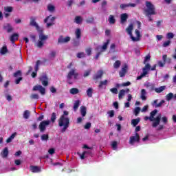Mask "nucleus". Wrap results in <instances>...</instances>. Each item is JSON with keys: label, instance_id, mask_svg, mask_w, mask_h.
Segmentation results:
<instances>
[{"label": "nucleus", "instance_id": "obj_1", "mask_svg": "<svg viewBox=\"0 0 176 176\" xmlns=\"http://www.w3.org/2000/svg\"><path fill=\"white\" fill-rule=\"evenodd\" d=\"M146 7L144 10L145 16L148 17V21H152L153 20L151 16H155L156 14V9L155 8V5L152 4L151 1H146Z\"/></svg>", "mask_w": 176, "mask_h": 176}, {"label": "nucleus", "instance_id": "obj_2", "mask_svg": "<svg viewBox=\"0 0 176 176\" xmlns=\"http://www.w3.org/2000/svg\"><path fill=\"white\" fill-rule=\"evenodd\" d=\"M133 30H134V25L131 23L127 28H126V32H127L128 35L130 36V38L132 39L133 42H138L141 39V33L140 32V30L136 29L135 30L136 37H134V36H133Z\"/></svg>", "mask_w": 176, "mask_h": 176}, {"label": "nucleus", "instance_id": "obj_3", "mask_svg": "<svg viewBox=\"0 0 176 176\" xmlns=\"http://www.w3.org/2000/svg\"><path fill=\"white\" fill-rule=\"evenodd\" d=\"M58 126L59 127H63V129H61V133H65L67 129L69 127V118L62 115L58 119Z\"/></svg>", "mask_w": 176, "mask_h": 176}, {"label": "nucleus", "instance_id": "obj_4", "mask_svg": "<svg viewBox=\"0 0 176 176\" xmlns=\"http://www.w3.org/2000/svg\"><path fill=\"white\" fill-rule=\"evenodd\" d=\"M156 113H157V109H154L150 113V119L151 122H153L152 124L153 128H156L157 126H159L160 124V120H162V114H159L155 118Z\"/></svg>", "mask_w": 176, "mask_h": 176}, {"label": "nucleus", "instance_id": "obj_5", "mask_svg": "<svg viewBox=\"0 0 176 176\" xmlns=\"http://www.w3.org/2000/svg\"><path fill=\"white\" fill-rule=\"evenodd\" d=\"M143 72L137 77V80H141L142 78H145L148 75L149 71H151V64L146 63L142 69Z\"/></svg>", "mask_w": 176, "mask_h": 176}, {"label": "nucleus", "instance_id": "obj_6", "mask_svg": "<svg viewBox=\"0 0 176 176\" xmlns=\"http://www.w3.org/2000/svg\"><path fill=\"white\" fill-rule=\"evenodd\" d=\"M72 76H74V79H78V76H79V73L76 72V69H72L67 76V80H71L72 79Z\"/></svg>", "mask_w": 176, "mask_h": 176}, {"label": "nucleus", "instance_id": "obj_7", "mask_svg": "<svg viewBox=\"0 0 176 176\" xmlns=\"http://www.w3.org/2000/svg\"><path fill=\"white\" fill-rule=\"evenodd\" d=\"M56 20L55 16H52V15H50L47 16L44 19V23H47V28H49V27H52V25H54V21Z\"/></svg>", "mask_w": 176, "mask_h": 176}, {"label": "nucleus", "instance_id": "obj_8", "mask_svg": "<svg viewBox=\"0 0 176 176\" xmlns=\"http://www.w3.org/2000/svg\"><path fill=\"white\" fill-rule=\"evenodd\" d=\"M50 124V121L49 120H44L40 122V124L38 125V129L41 131V133H43L46 131V126H49Z\"/></svg>", "mask_w": 176, "mask_h": 176}, {"label": "nucleus", "instance_id": "obj_9", "mask_svg": "<svg viewBox=\"0 0 176 176\" xmlns=\"http://www.w3.org/2000/svg\"><path fill=\"white\" fill-rule=\"evenodd\" d=\"M33 91H39L42 96L46 94V89H45L42 85H35L33 87Z\"/></svg>", "mask_w": 176, "mask_h": 176}, {"label": "nucleus", "instance_id": "obj_10", "mask_svg": "<svg viewBox=\"0 0 176 176\" xmlns=\"http://www.w3.org/2000/svg\"><path fill=\"white\" fill-rule=\"evenodd\" d=\"M30 25L31 27H35V28L37 31H39V30H41L39 25H38V23H36V17H35V16L30 17Z\"/></svg>", "mask_w": 176, "mask_h": 176}, {"label": "nucleus", "instance_id": "obj_11", "mask_svg": "<svg viewBox=\"0 0 176 176\" xmlns=\"http://www.w3.org/2000/svg\"><path fill=\"white\" fill-rule=\"evenodd\" d=\"M140 135L138 133H135V136H131L129 138V144L134 145V142H140Z\"/></svg>", "mask_w": 176, "mask_h": 176}, {"label": "nucleus", "instance_id": "obj_12", "mask_svg": "<svg viewBox=\"0 0 176 176\" xmlns=\"http://www.w3.org/2000/svg\"><path fill=\"white\" fill-rule=\"evenodd\" d=\"M128 68L129 66L126 63L122 66L121 70L119 72V75L120 78H124V76H126Z\"/></svg>", "mask_w": 176, "mask_h": 176}, {"label": "nucleus", "instance_id": "obj_13", "mask_svg": "<svg viewBox=\"0 0 176 176\" xmlns=\"http://www.w3.org/2000/svg\"><path fill=\"white\" fill-rule=\"evenodd\" d=\"M43 86H48L49 85V78H47V75L43 74L39 78Z\"/></svg>", "mask_w": 176, "mask_h": 176}, {"label": "nucleus", "instance_id": "obj_14", "mask_svg": "<svg viewBox=\"0 0 176 176\" xmlns=\"http://www.w3.org/2000/svg\"><path fill=\"white\" fill-rule=\"evenodd\" d=\"M69 41H71V37L66 36L64 38L63 36H60L58 38V43H68V42H69Z\"/></svg>", "mask_w": 176, "mask_h": 176}, {"label": "nucleus", "instance_id": "obj_15", "mask_svg": "<svg viewBox=\"0 0 176 176\" xmlns=\"http://www.w3.org/2000/svg\"><path fill=\"white\" fill-rule=\"evenodd\" d=\"M104 75V72L102 70H99L97 72V74H95L93 77L94 80H98V79H101L102 76Z\"/></svg>", "mask_w": 176, "mask_h": 176}, {"label": "nucleus", "instance_id": "obj_16", "mask_svg": "<svg viewBox=\"0 0 176 176\" xmlns=\"http://www.w3.org/2000/svg\"><path fill=\"white\" fill-rule=\"evenodd\" d=\"M30 171H32V173H41V171H42V169L40 166L31 165L30 166Z\"/></svg>", "mask_w": 176, "mask_h": 176}, {"label": "nucleus", "instance_id": "obj_17", "mask_svg": "<svg viewBox=\"0 0 176 176\" xmlns=\"http://www.w3.org/2000/svg\"><path fill=\"white\" fill-rule=\"evenodd\" d=\"M128 19H129V14H127V13L121 14L120 15L121 24H124V23H126Z\"/></svg>", "mask_w": 176, "mask_h": 176}, {"label": "nucleus", "instance_id": "obj_18", "mask_svg": "<svg viewBox=\"0 0 176 176\" xmlns=\"http://www.w3.org/2000/svg\"><path fill=\"white\" fill-rule=\"evenodd\" d=\"M39 32V39L41 41H46L47 39V36L43 34V30L42 29H39V30H37Z\"/></svg>", "mask_w": 176, "mask_h": 176}, {"label": "nucleus", "instance_id": "obj_19", "mask_svg": "<svg viewBox=\"0 0 176 176\" xmlns=\"http://www.w3.org/2000/svg\"><path fill=\"white\" fill-rule=\"evenodd\" d=\"M135 8L136 4L135 3H128V4H121L120 6V8L122 9V10H124L126 8Z\"/></svg>", "mask_w": 176, "mask_h": 176}, {"label": "nucleus", "instance_id": "obj_20", "mask_svg": "<svg viewBox=\"0 0 176 176\" xmlns=\"http://www.w3.org/2000/svg\"><path fill=\"white\" fill-rule=\"evenodd\" d=\"M80 112L82 118H85L87 113V108L85 106H81L80 107Z\"/></svg>", "mask_w": 176, "mask_h": 176}, {"label": "nucleus", "instance_id": "obj_21", "mask_svg": "<svg viewBox=\"0 0 176 176\" xmlns=\"http://www.w3.org/2000/svg\"><path fill=\"white\" fill-rule=\"evenodd\" d=\"M166 102L165 100H162L158 104H157V100H155L153 101V105H155V108H160L162 105H163Z\"/></svg>", "mask_w": 176, "mask_h": 176}, {"label": "nucleus", "instance_id": "obj_22", "mask_svg": "<svg viewBox=\"0 0 176 176\" xmlns=\"http://www.w3.org/2000/svg\"><path fill=\"white\" fill-rule=\"evenodd\" d=\"M1 155L3 159L8 157V155H9V149L8 147H5L1 153Z\"/></svg>", "mask_w": 176, "mask_h": 176}, {"label": "nucleus", "instance_id": "obj_23", "mask_svg": "<svg viewBox=\"0 0 176 176\" xmlns=\"http://www.w3.org/2000/svg\"><path fill=\"white\" fill-rule=\"evenodd\" d=\"M173 98H175V100L176 99V94L174 95V94L170 92L166 96V101H171Z\"/></svg>", "mask_w": 176, "mask_h": 176}, {"label": "nucleus", "instance_id": "obj_24", "mask_svg": "<svg viewBox=\"0 0 176 176\" xmlns=\"http://www.w3.org/2000/svg\"><path fill=\"white\" fill-rule=\"evenodd\" d=\"M3 28V30H6L7 32H8V34L13 31V27H12V25H10V23L6 24Z\"/></svg>", "mask_w": 176, "mask_h": 176}, {"label": "nucleus", "instance_id": "obj_25", "mask_svg": "<svg viewBox=\"0 0 176 176\" xmlns=\"http://www.w3.org/2000/svg\"><path fill=\"white\" fill-rule=\"evenodd\" d=\"M56 56H57V52L56 50H52L48 54V58L50 60L56 58Z\"/></svg>", "mask_w": 176, "mask_h": 176}, {"label": "nucleus", "instance_id": "obj_26", "mask_svg": "<svg viewBox=\"0 0 176 176\" xmlns=\"http://www.w3.org/2000/svg\"><path fill=\"white\" fill-rule=\"evenodd\" d=\"M79 105H80V100H76L73 106V109L74 112H76V111H78V108H79Z\"/></svg>", "mask_w": 176, "mask_h": 176}, {"label": "nucleus", "instance_id": "obj_27", "mask_svg": "<svg viewBox=\"0 0 176 176\" xmlns=\"http://www.w3.org/2000/svg\"><path fill=\"white\" fill-rule=\"evenodd\" d=\"M162 60L165 64L166 63H167L168 64H171V58H168L167 54H164L162 56Z\"/></svg>", "mask_w": 176, "mask_h": 176}, {"label": "nucleus", "instance_id": "obj_28", "mask_svg": "<svg viewBox=\"0 0 176 176\" xmlns=\"http://www.w3.org/2000/svg\"><path fill=\"white\" fill-rule=\"evenodd\" d=\"M140 98L142 100V101H145L146 100V91L145 90V89H142L141 90Z\"/></svg>", "mask_w": 176, "mask_h": 176}, {"label": "nucleus", "instance_id": "obj_29", "mask_svg": "<svg viewBox=\"0 0 176 176\" xmlns=\"http://www.w3.org/2000/svg\"><path fill=\"white\" fill-rule=\"evenodd\" d=\"M19 39V34L17 33H14L11 36H10V41L11 42H14V41H17Z\"/></svg>", "mask_w": 176, "mask_h": 176}, {"label": "nucleus", "instance_id": "obj_30", "mask_svg": "<svg viewBox=\"0 0 176 176\" xmlns=\"http://www.w3.org/2000/svg\"><path fill=\"white\" fill-rule=\"evenodd\" d=\"M140 120L141 119H140V118H138L136 119H132L131 120L132 126H133V127H135L138 124V123H140Z\"/></svg>", "mask_w": 176, "mask_h": 176}, {"label": "nucleus", "instance_id": "obj_31", "mask_svg": "<svg viewBox=\"0 0 176 176\" xmlns=\"http://www.w3.org/2000/svg\"><path fill=\"white\" fill-rule=\"evenodd\" d=\"M111 42V40L107 39V42H105L103 45L102 46V50L103 52H105L107 49H108V45H109V43Z\"/></svg>", "mask_w": 176, "mask_h": 176}, {"label": "nucleus", "instance_id": "obj_32", "mask_svg": "<svg viewBox=\"0 0 176 176\" xmlns=\"http://www.w3.org/2000/svg\"><path fill=\"white\" fill-rule=\"evenodd\" d=\"M120 65H122V62L120 60H116L113 63V68H115V69H118V68H120Z\"/></svg>", "mask_w": 176, "mask_h": 176}, {"label": "nucleus", "instance_id": "obj_33", "mask_svg": "<svg viewBox=\"0 0 176 176\" xmlns=\"http://www.w3.org/2000/svg\"><path fill=\"white\" fill-rule=\"evenodd\" d=\"M109 53H116V45L115 43L111 45Z\"/></svg>", "mask_w": 176, "mask_h": 176}, {"label": "nucleus", "instance_id": "obj_34", "mask_svg": "<svg viewBox=\"0 0 176 176\" xmlns=\"http://www.w3.org/2000/svg\"><path fill=\"white\" fill-rule=\"evenodd\" d=\"M76 38L77 39H80L81 35H82V32H80V29L78 28L76 30Z\"/></svg>", "mask_w": 176, "mask_h": 176}, {"label": "nucleus", "instance_id": "obj_35", "mask_svg": "<svg viewBox=\"0 0 176 176\" xmlns=\"http://www.w3.org/2000/svg\"><path fill=\"white\" fill-rule=\"evenodd\" d=\"M108 85V80H104V81H100L99 82L98 87L102 89L103 86H107Z\"/></svg>", "mask_w": 176, "mask_h": 176}, {"label": "nucleus", "instance_id": "obj_36", "mask_svg": "<svg viewBox=\"0 0 176 176\" xmlns=\"http://www.w3.org/2000/svg\"><path fill=\"white\" fill-rule=\"evenodd\" d=\"M164 90H166V86H161L158 88L155 89V93H162Z\"/></svg>", "mask_w": 176, "mask_h": 176}, {"label": "nucleus", "instance_id": "obj_37", "mask_svg": "<svg viewBox=\"0 0 176 176\" xmlns=\"http://www.w3.org/2000/svg\"><path fill=\"white\" fill-rule=\"evenodd\" d=\"M109 24H115V23H116V19H115V16H113V15H110L109 16Z\"/></svg>", "mask_w": 176, "mask_h": 176}, {"label": "nucleus", "instance_id": "obj_38", "mask_svg": "<svg viewBox=\"0 0 176 176\" xmlns=\"http://www.w3.org/2000/svg\"><path fill=\"white\" fill-rule=\"evenodd\" d=\"M75 23L76 24H80V23H82V21H83V19H82V16H76L75 17Z\"/></svg>", "mask_w": 176, "mask_h": 176}, {"label": "nucleus", "instance_id": "obj_39", "mask_svg": "<svg viewBox=\"0 0 176 176\" xmlns=\"http://www.w3.org/2000/svg\"><path fill=\"white\" fill-rule=\"evenodd\" d=\"M8 52V47H6V45L3 46L0 50V53L1 54H6Z\"/></svg>", "mask_w": 176, "mask_h": 176}, {"label": "nucleus", "instance_id": "obj_40", "mask_svg": "<svg viewBox=\"0 0 176 176\" xmlns=\"http://www.w3.org/2000/svg\"><path fill=\"white\" fill-rule=\"evenodd\" d=\"M87 153H91L90 151H84L82 154L80 153H78V155L80 156V159L83 160L85 159V156H86Z\"/></svg>", "mask_w": 176, "mask_h": 176}, {"label": "nucleus", "instance_id": "obj_41", "mask_svg": "<svg viewBox=\"0 0 176 176\" xmlns=\"http://www.w3.org/2000/svg\"><path fill=\"white\" fill-rule=\"evenodd\" d=\"M70 94H78L79 93V89L77 88H72L69 91Z\"/></svg>", "mask_w": 176, "mask_h": 176}, {"label": "nucleus", "instance_id": "obj_42", "mask_svg": "<svg viewBox=\"0 0 176 176\" xmlns=\"http://www.w3.org/2000/svg\"><path fill=\"white\" fill-rule=\"evenodd\" d=\"M125 92H124V89H121L120 91H119V94H118V98L119 100H122V98H123L124 96L125 95Z\"/></svg>", "mask_w": 176, "mask_h": 176}, {"label": "nucleus", "instance_id": "obj_43", "mask_svg": "<svg viewBox=\"0 0 176 176\" xmlns=\"http://www.w3.org/2000/svg\"><path fill=\"white\" fill-rule=\"evenodd\" d=\"M41 65V60H38L36 62V65L34 66V71L35 72H38V71H39V65Z\"/></svg>", "mask_w": 176, "mask_h": 176}, {"label": "nucleus", "instance_id": "obj_44", "mask_svg": "<svg viewBox=\"0 0 176 176\" xmlns=\"http://www.w3.org/2000/svg\"><path fill=\"white\" fill-rule=\"evenodd\" d=\"M87 96H88L89 98L93 97V88H89L87 90Z\"/></svg>", "mask_w": 176, "mask_h": 176}, {"label": "nucleus", "instance_id": "obj_45", "mask_svg": "<svg viewBox=\"0 0 176 176\" xmlns=\"http://www.w3.org/2000/svg\"><path fill=\"white\" fill-rule=\"evenodd\" d=\"M30 112L28 110H25L23 113L24 119H28L30 118Z\"/></svg>", "mask_w": 176, "mask_h": 176}, {"label": "nucleus", "instance_id": "obj_46", "mask_svg": "<svg viewBox=\"0 0 176 176\" xmlns=\"http://www.w3.org/2000/svg\"><path fill=\"white\" fill-rule=\"evenodd\" d=\"M76 56L77 58H85L86 54H85V52H78Z\"/></svg>", "mask_w": 176, "mask_h": 176}, {"label": "nucleus", "instance_id": "obj_47", "mask_svg": "<svg viewBox=\"0 0 176 176\" xmlns=\"http://www.w3.org/2000/svg\"><path fill=\"white\" fill-rule=\"evenodd\" d=\"M86 23H87V24H93V23H94V17H89L86 19Z\"/></svg>", "mask_w": 176, "mask_h": 176}, {"label": "nucleus", "instance_id": "obj_48", "mask_svg": "<svg viewBox=\"0 0 176 176\" xmlns=\"http://www.w3.org/2000/svg\"><path fill=\"white\" fill-rule=\"evenodd\" d=\"M5 12H8V13H11V12H13V7L11 6H7L4 7Z\"/></svg>", "mask_w": 176, "mask_h": 176}, {"label": "nucleus", "instance_id": "obj_49", "mask_svg": "<svg viewBox=\"0 0 176 176\" xmlns=\"http://www.w3.org/2000/svg\"><path fill=\"white\" fill-rule=\"evenodd\" d=\"M56 119H57V115L56 114V113H52L51 116V122L52 123H54V122H56Z\"/></svg>", "mask_w": 176, "mask_h": 176}, {"label": "nucleus", "instance_id": "obj_50", "mask_svg": "<svg viewBox=\"0 0 176 176\" xmlns=\"http://www.w3.org/2000/svg\"><path fill=\"white\" fill-rule=\"evenodd\" d=\"M32 100H39V95L38 94H33L30 96Z\"/></svg>", "mask_w": 176, "mask_h": 176}, {"label": "nucleus", "instance_id": "obj_51", "mask_svg": "<svg viewBox=\"0 0 176 176\" xmlns=\"http://www.w3.org/2000/svg\"><path fill=\"white\" fill-rule=\"evenodd\" d=\"M56 8L54 7V6L49 4L47 6V10H49V12H54Z\"/></svg>", "mask_w": 176, "mask_h": 176}, {"label": "nucleus", "instance_id": "obj_52", "mask_svg": "<svg viewBox=\"0 0 176 176\" xmlns=\"http://www.w3.org/2000/svg\"><path fill=\"white\" fill-rule=\"evenodd\" d=\"M111 146L114 151L118 149V142L116 141L112 142Z\"/></svg>", "mask_w": 176, "mask_h": 176}, {"label": "nucleus", "instance_id": "obj_53", "mask_svg": "<svg viewBox=\"0 0 176 176\" xmlns=\"http://www.w3.org/2000/svg\"><path fill=\"white\" fill-rule=\"evenodd\" d=\"M41 140H42V141H47V140H49V135H47V134L42 135Z\"/></svg>", "mask_w": 176, "mask_h": 176}, {"label": "nucleus", "instance_id": "obj_54", "mask_svg": "<svg viewBox=\"0 0 176 176\" xmlns=\"http://www.w3.org/2000/svg\"><path fill=\"white\" fill-rule=\"evenodd\" d=\"M14 78H17L18 76H21V71L18 70L13 74Z\"/></svg>", "mask_w": 176, "mask_h": 176}, {"label": "nucleus", "instance_id": "obj_55", "mask_svg": "<svg viewBox=\"0 0 176 176\" xmlns=\"http://www.w3.org/2000/svg\"><path fill=\"white\" fill-rule=\"evenodd\" d=\"M149 60H151V55H146L144 57V60L143 62V64H146V63H148Z\"/></svg>", "mask_w": 176, "mask_h": 176}, {"label": "nucleus", "instance_id": "obj_56", "mask_svg": "<svg viewBox=\"0 0 176 176\" xmlns=\"http://www.w3.org/2000/svg\"><path fill=\"white\" fill-rule=\"evenodd\" d=\"M171 43V41L168 40L162 44L163 47H167V46H170V44Z\"/></svg>", "mask_w": 176, "mask_h": 176}, {"label": "nucleus", "instance_id": "obj_57", "mask_svg": "<svg viewBox=\"0 0 176 176\" xmlns=\"http://www.w3.org/2000/svg\"><path fill=\"white\" fill-rule=\"evenodd\" d=\"M85 53L87 56H91V47H87L85 49Z\"/></svg>", "mask_w": 176, "mask_h": 176}, {"label": "nucleus", "instance_id": "obj_58", "mask_svg": "<svg viewBox=\"0 0 176 176\" xmlns=\"http://www.w3.org/2000/svg\"><path fill=\"white\" fill-rule=\"evenodd\" d=\"M80 45V42L78 40H74L73 41V46L75 47H78Z\"/></svg>", "mask_w": 176, "mask_h": 176}, {"label": "nucleus", "instance_id": "obj_59", "mask_svg": "<svg viewBox=\"0 0 176 176\" xmlns=\"http://www.w3.org/2000/svg\"><path fill=\"white\" fill-rule=\"evenodd\" d=\"M166 38L167 39H173L174 38V34L173 32H168L166 34Z\"/></svg>", "mask_w": 176, "mask_h": 176}, {"label": "nucleus", "instance_id": "obj_60", "mask_svg": "<svg viewBox=\"0 0 176 176\" xmlns=\"http://www.w3.org/2000/svg\"><path fill=\"white\" fill-rule=\"evenodd\" d=\"M140 111H141V108L136 107L134 110V115L135 116H138V113H140Z\"/></svg>", "mask_w": 176, "mask_h": 176}, {"label": "nucleus", "instance_id": "obj_61", "mask_svg": "<svg viewBox=\"0 0 176 176\" xmlns=\"http://www.w3.org/2000/svg\"><path fill=\"white\" fill-rule=\"evenodd\" d=\"M162 119V122L164 123V124H167V123L168 122V120L167 118V117L164 116V117H161Z\"/></svg>", "mask_w": 176, "mask_h": 176}, {"label": "nucleus", "instance_id": "obj_62", "mask_svg": "<svg viewBox=\"0 0 176 176\" xmlns=\"http://www.w3.org/2000/svg\"><path fill=\"white\" fill-rule=\"evenodd\" d=\"M91 72V70L85 71L83 74L84 78H87V76H89V75H90Z\"/></svg>", "mask_w": 176, "mask_h": 176}, {"label": "nucleus", "instance_id": "obj_63", "mask_svg": "<svg viewBox=\"0 0 176 176\" xmlns=\"http://www.w3.org/2000/svg\"><path fill=\"white\" fill-rule=\"evenodd\" d=\"M37 47H38L39 49H41V47H43V41H42L41 40H40V41L37 43Z\"/></svg>", "mask_w": 176, "mask_h": 176}, {"label": "nucleus", "instance_id": "obj_64", "mask_svg": "<svg viewBox=\"0 0 176 176\" xmlns=\"http://www.w3.org/2000/svg\"><path fill=\"white\" fill-rule=\"evenodd\" d=\"M157 64L161 68H163V67H164V65H166V63L164 62H162V60L158 61Z\"/></svg>", "mask_w": 176, "mask_h": 176}]
</instances>
